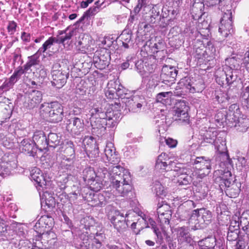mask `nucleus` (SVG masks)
I'll list each match as a JSON object with an SVG mask.
<instances>
[{"label": "nucleus", "mask_w": 249, "mask_h": 249, "mask_svg": "<svg viewBox=\"0 0 249 249\" xmlns=\"http://www.w3.org/2000/svg\"><path fill=\"white\" fill-rule=\"evenodd\" d=\"M38 234L41 236V239L46 248L51 249L54 247L56 242V236L54 232L49 230Z\"/></svg>", "instance_id": "nucleus-25"}, {"label": "nucleus", "mask_w": 249, "mask_h": 249, "mask_svg": "<svg viewBox=\"0 0 249 249\" xmlns=\"http://www.w3.org/2000/svg\"><path fill=\"white\" fill-rule=\"evenodd\" d=\"M53 41L50 37L42 45V47L39 48L37 51L41 54L45 53L47 50L50 49L53 45Z\"/></svg>", "instance_id": "nucleus-61"}, {"label": "nucleus", "mask_w": 249, "mask_h": 249, "mask_svg": "<svg viewBox=\"0 0 249 249\" xmlns=\"http://www.w3.org/2000/svg\"><path fill=\"white\" fill-rule=\"evenodd\" d=\"M179 85L183 89H186L191 93L201 92L205 89V84L202 79H198L195 82H192L189 77L181 79L179 82Z\"/></svg>", "instance_id": "nucleus-13"}, {"label": "nucleus", "mask_w": 249, "mask_h": 249, "mask_svg": "<svg viewBox=\"0 0 249 249\" xmlns=\"http://www.w3.org/2000/svg\"><path fill=\"white\" fill-rule=\"evenodd\" d=\"M194 49L195 50V56L197 59H201L204 57L205 53H207L204 44L201 41H199L197 45H194Z\"/></svg>", "instance_id": "nucleus-48"}, {"label": "nucleus", "mask_w": 249, "mask_h": 249, "mask_svg": "<svg viewBox=\"0 0 249 249\" xmlns=\"http://www.w3.org/2000/svg\"><path fill=\"white\" fill-rule=\"evenodd\" d=\"M131 36V34L129 33L126 30L123 31L121 35L119 36V38L122 42L123 46L124 48H129V44L130 42H132Z\"/></svg>", "instance_id": "nucleus-46"}, {"label": "nucleus", "mask_w": 249, "mask_h": 249, "mask_svg": "<svg viewBox=\"0 0 249 249\" xmlns=\"http://www.w3.org/2000/svg\"><path fill=\"white\" fill-rule=\"evenodd\" d=\"M125 173L126 174L124 175V178L117 176L116 177V178L113 179V181L110 182L113 188L116 190V195L123 197L126 196L132 189V186L130 184V174H128L126 171Z\"/></svg>", "instance_id": "nucleus-5"}, {"label": "nucleus", "mask_w": 249, "mask_h": 249, "mask_svg": "<svg viewBox=\"0 0 249 249\" xmlns=\"http://www.w3.org/2000/svg\"><path fill=\"white\" fill-rule=\"evenodd\" d=\"M249 243V234H244L240 235L238 238L236 244V249H244Z\"/></svg>", "instance_id": "nucleus-49"}, {"label": "nucleus", "mask_w": 249, "mask_h": 249, "mask_svg": "<svg viewBox=\"0 0 249 249\" xmlns=\"http://www.w3.org/2000/svg\"><path fill=\"white\" fill-rule=\"evenodd\" d=\"M83 178L85 181H87L90 183V185L94 186L97 183L95 180V178L97 177L96 173L93 168L88 167L85 168L83 171Z\"/></svg>", "instance_id": "nucleus-30"}, {"label": "nucleus", "mask_w": 249, "mask_h": 249, "mask_svg": "<svg viewBox=\"0 0 249 249\" xmlns=\"http://www.w3.org/2000/svg\"><path fill=\"white\" fill-rule=\"evenodd\" d=\"M234 32L232 21V12L231 9H224V14L220 20L219 32L224 37H227Z\"/></svg>", "instance_id": "nucleus-8"}, {"label": "nucleus", "mask_w": 249, "mask_h": 249, "mask_svg": "<svg viewBox=\"0 0 249 249\" xmlns=\"http://www.w3.org/2000/svg\"><path fill=\"white\" fill-rule=\"evenodd\" d=\"M139 98L133 97L131 98H126V101H123L125 104V106L128 107L129 111L133 112H138L140 111L142 107V104L138 102Z\"/></svg>", "instance_id": "nucleus-31"}, {"label": "nucleus", "mask_w": 249, "mask_h": 249, "mask_svg": "<svg viewBox=\"0 0 249 249\" xmlns=\"http://www.w3.org/2000/svg\"><path fill=\"white\" fill-rule=\"evenodd\" d=\"M127 89H126L119 80H110L107 84V89H105V93L106 97L109 100L115 99L114 104L112 103L110 106H114V108L119 110L121 103L119 98H122V102L126 101Z\"/></svg>", "instance_id": "nucleus-2"}, {"label": "nucleus", "mask_w": 249, "mask_h": 249, "mask_svg": "<svg viewBox=\"0 0 249 249\" xmlns=\"http://www.w3.org/2000/svg\"><path fill=\"white\" fill-rule=\"evenodd\" d=\"M151 44L152 43L149 42V44L148 45V42H147L145 45H143L142 47L141 53L144 57H150L149 59H152V57H154L153 55L154 53L151 49Z\"/></svg>", "instance_id": "nucleus-51"}, {"label": "nucleus", "mask_w": 249, "mask_h": 249, "mask_svg": "<svg viewBox=\"0 0 249 249\" xmlns=\"http://www.w3.org/2000/svg\"><path fill=\"white\" fill-rule=\"evenodd\" d=\"M217 132L216 131H212V129L206 130L205 132L201 131L200 134L201 145H206L205 143L215 145L220 144V141L225 140L221 138H217Z\"/></svg>", "instance_id": "nucleus-16"}, {"label": "nucleus", "mask_w": 249, "mask_h": 249, "mask_svg": "<svg viewBox=\"0 0 249 249\" xmlns=\"http://www.w3.org/2000/svg\"><path fill=\"white\" fill-rule=\"evenodd\" d=\"M96 187L90 186V189L88 187H84L82 191V199L89 203V205L92 207H100L98 194L94 193L93 191H97L102 188L100 184L97 183Z\"/></svg>", "instance_id": "nucleus-12"}, {"label": "nucleus", "mask_w": 249, "mask_h": 249, "mask_svg": "<svg viewBox=\"0 0 249 249\" xmlns=\"http://www.w3.org/2000/svg\"><path fill=\"white\" fill-rule=\"evenodd\" d=\"M47 147H55L61 143L60 137L56 133H50L48 135Z\"/></svg>", "instance_id": "nucleus-41"}, {"label": "nucleus", "mask_w": 249, "mask_h": 249, "mask_svg": "<svg viewBox=\"0 0 249 249\" xmlns=\"http://www.w3.org/2000/svg\"><path fill=\"white\" fill-rule=\"evenodd\" d=\"M104 153L106 158L109 163L110 168L111 177H110V182L113 181V178L119 176L123 178L126 173L130 174L128 170L125 169L120 165H118L120 161V158L118 155L116 153V149L113 144L111 142L107 143L104 149ZM107 162V161H105Z\"/></svg>", "instance_id": "nucleus-1"}, {"label": "nucleus", "mask_w": 249, "mask_h": 249, "mask_svg": "<svg viewBox=\"0 0 249 249\" xmlns=\"http://www.w3.org/2000/svg\"><path fill=\"white\" fill-rule=\"evenodd\" d=\"M172 213H166L163 215L158 214V221L160 225L166 228V226L170 227V221L171 219Z\"/></svg>", "instance_id": "nucleus-54"}, {"label": "nucleus", "mask_w": 249, "mask_h": 249, "mask_svg": "<svg viewBox=\"0 0 249 249\" xmlns=\"http://www.w3.org/2000/svg\"><path fill=\"white\" fill-rule=\"evenodd\" d=\"M103 232H92L89 235L79 233L78 243L76 247L79 249H101V241L104 239Z\"/></svg>", "instance_id": "nucleus-4"}, {"label": "nucleus", "mask_w": 249, "mask_h": 249, "mask_svg": "<svg viewBox=\"0 0 249 249\" xmlns=\"http://www.w3.org/2000/svg\"><path fill=\"white\" fill-rule=\"evenodd\" d=\"M63 145L65 147L64 150V153L65 154V156L66 157H69L67 158L66 160L70 161L74 157L75 149L74 144L71 141H67L63 143Z\"/></svg>", "instance_id": "nucleus-37"}, {"label": "nucleus", "mask_w": 249, "mask_h": 249, "mask_svg": "<svg viewBox=\"0 0 249 249\" xmlns=\"http://www.w3.org/2000/svg\"><path fill=\"white\" fill-rule=\"evenodd\" d=\"M249 125V120L242 117L240 119L238 120V121L236 123V126H233L232 127L236 128L237 130L239 132H244L247 130Z\"/></svg>", "instance_id": "nucleus-47"}, {"label": "nucleus", "mask_w": 249, "mask_h": 249, "mask_svg": "<svg viewBox=\"0 0 249 249\" xmlns=\"http://www.w3.org/2000/svg\"><path fill=\"white\" fill-rule=\"evenodd\" d=\"M212 219L211 212L205 209L195 210L189 219L190 224H195L192 229L196 230L199 227V223L202 224L204 222H209Z\"/></svg>", "instance_id": "nucleus-7"}, {"label": "nucleus", "mask_w": 249, "mask_h": 249, "mask_svg": "<svg viewBox=\"0 0 249 249\" xmlns=\"http://www.w3.org/2000/svg\"><path fill=\"white\" fill-rule=\"evenodd\" d=\"M71 177V175H64L61 176L58 180V185L61 190H64L66 187V183L68 182L70 178Z\"/></svg>", "instance_id": "nucleus-58"}, {"label": "nucleus", "mask_w": 249, "mask_h": 249, "mask_svg": "<svg viewBox=\"0 0 249 249\" xmlns=\"http://www.w3.org/2000/svg\"><path fill=\"white\" fill-rule=\"evenodd\" d=\"M42 100V94L40 91L33 90L28 97L27 107L29 109L36 107Z\"/></svg>", "instance_id": "nucleus-28"}, {"label": "nucleus", "mask_w": 249, "mask_h": 249, "mask_svg": "<svg viewBox=\"0 0 249 249\" xmlns=\"http://www.w3.org/2000/svg\"><path fill=\"white\" fill-rule=\"evenodd\" d=\"M215 149L217 155V160L224 163L230 162L231 160L227 152L225 140L220 141V144H216Z\"/></svg>", "instance_id": "nucleus-22"}, {"label": "nucleus", "mask_w": 249, "mask_h": 249, "mask_svg": "<svg viewBox=\"0 0 249 249\" xmlns=\"http://www.w3.org/2000/svg\"><path fill=\"white\" fill-rule=\"evenodd\" d=\"M30 178L32 181H34L38 187L42 188V189L46 188L47 181L39 168L34 167L31 170Z\"/></svg>", "instance_id": "nucleus-23"}, {"label": "nucleus", "mask_w": 249, "mask_h": 249, "mask_svg": "<svg viewBox=\"0 0 249 249\" xmlns=\"http://www.w3.org/2000/svg\"><path fill=\"white\" fill-rule=\"evenodd\" d=\"M215 238L213 237H208L198 242L199 249H215Z\"/></svg>", "instance_id": "nucleus-38"}, {"label": "nucleus", "mask_w": 249, "mask_h": 249, "mask_svg": "<svg viewBox=\"0 0 249 249\" xmlns=\"http://www.w3.org/2000/svg\"><path fill=\"white\" fill-rule=\"evenodd\" d=\"M19 148L22 152L29 154L30 155L33 157L36 155L37 147L35 146L33 140L29 139L22 140L20 142Z\"/></svg>", "instance_id": "nucleus-26"}, {"label": "nucleus", "mask_w": 249, "mask_h": 249, "mask_svg": "<svg viewBox=\"0 0 249 249\" xmlns=\"http://www.w3.org/2000/svg\"><path fill=\"white\" fill-rule=\"evenodd\" d=\"M155 168L157 170L162 171H173L178 172V169H176V163L172 161H167L162 162H156Z\"/></svg>", "instance_id": "nucleus-33"}, {"label": "nucleus", "mask_w": 249, "mask_h": 249, "mask_svg": "<svg viewBox=\"0 0 249 249\" xmlns=\"http://www.w3.org/2000/svg\"><path fill=\"white\" fill-rule=\"evenodd\" d=\"M178 170V171H179L180 174L177 177L175 176V178L174 179V182L180 186L188 185L190 180V177L186 174L182 173L180 168Z\"/></svg>", "instance_id": "nucleus-42"}, {"label": "nucleus", "mask_w": 249, "mask_h": 249, "mask_svg": "<svg viewBox=\"0 0 249 249\" xmlns=\"http://www.w3.org/2000/svg\"><path fill=\"white\" fill-rule=\"evenodd\" d=\"M223 190L226 195L231 198H235L239 195L240 189L235 184L232 183L230 187H224Z\"/></svg>", "instance_id": "nucleus-43"}, {"label": "nucleus", "mask_w": 249, "mask_h": 249, "mask_svg": "<svg viewBox=\"0 0 249 249\" xmlns=\"http://www.w3.org/2000/svg\"><path fill=\"white\" fill-rule=\"evenodd\" d=\"M145 67V76L146 73H151L155 71L157 68V60L155 57L152 59H148L144 62Z\"/></svg>", "instance_id": "nucleus-44"}, {"label": "nucleus", "mask_w": 249, "mask_h": 249, "mask_svg": "<svg viewBox=\"0 0 249 249\" xmlns=\"http://www.w3.org/2000/svg\"><path fill=\"white\" fill-rule=\"evenodd\" d=\"M189 107L184 100H178L174 108V116L175 121L179 124H188L189 116L188 113Z\"/></svg>", "instance_id": "nucleus-9"}, {"label": "nucleus", "mask_w": 249, "mask_h": 249, "mask_svg": "<svg viewBox=\"0 0 249 249\" xmlns=\"http://www.w3.org/2000/svg\"><path fill=\"white\" fill-rule=\"evenodd\" d=\"M240 226L246 234H249V218L241 216L240 217Z\"/></svg>", "instance_id": "nucleus-60"}, {"label": "nucleus", "mask_w": 249, "mask_h": 249, "mask_svg": "<svg viewBox=\"0 0 249 249\" xmlns=\"http://www.w3.org/2000/svg\"><path fill=\"white\" fill-rule=\"evenodd\" d=\"M233 69L231 67L226 66L223 68L224 75L225 76V81L226 84L230 85L236 82L238 80H240L239 77V71L238 70L239 66L234 65Z\"/></svg>", "instance_id": "nucleus-18"}, {"label": "nucleus", "mask_w": 249, "mask_h": 249, "mask_svg": "<svg viewBox=\"0 0 249 249\" xmlns=\"http://www.w3.org/2000/svg\"><path fill=\"white\" fill-rule=\"evenodd\" d=\"M73 31H71L69 33L66 34L65 36H58L56 37H51L53 41V44L54 43L57 44H64V43L68 40H70L73 36Z\"/></svg>", "instance_id": "nucleus-50"}, {"label": "nucleus", "mask_w": 249, "mask_h": 249, "mask_svg": "<svg viewBox=\"0 0 249 249\" xmlns=\"http://www.w3.org/2000/svg\"><path fill=\"white\" fill-rule=\"evenodd\" d=\"M99 6H93L90 7L86 12H84L83 16L76 22L77 24L83 22L85 19L88 20L89 18L95 15L99 11Z\"/></svg>", "instance_id": "nucleus-40"}, {"label": "nucleus", "mask_w": 249, "mask_h": 249, "mask_svg": "<svg viewBox=\"0 0 249 249\" xmlns=\"http://www.w3.org/2000/svg\"><path fill=\"white\" fill-rule=\"evenodd\" d=\"M153 191L157 196L162 197L166 195V191L160 182L156 181L152 188Z\"/></svg>", "instance_id": "nucleus-53"}, {"label": "nucleus", "mask_w": 249, "mask_h": 249, "mask_svg": "<svg viewBox=\"0 0 249 249\" xmlns=\"http://www.w3.org/2000/svg\"><path fill=\"white\" fill-rule=\"evenodd\" d=\"M178 73V71L175 67L164 66L161 69V77L163 80V82L167 84L166 82L173 83L175 80Z\"/></svg>", "instance_id": "nucleus-21"}, {"label": "nucleus", "mask_w": 249, "mask_h": 249, "mask_svg": "<svg viewBox=\"0 0 249 249\" xmlns=\"http://www.w3.org/2000/svg\"><path fill=\"white\" fill-rule=\"evenodd\" d=\"M16 167L15 161H2L0 163V176L5 177L10 175L11 170Z\"/></svg>", "instance_id": "nucleus-34"}, {"label": "nucleus", "mask_w": 249, "mask_h": 249, "mask_svg": "<svg viewBox=\"0 0 249 249\" xmlns=\"http://www.w3.org/2000/svg\"><path fill=\"white\" fill-rule=\"evenodd\" d=\"M95 221L94 218L87 216L82 218L80 221L78 228L75 231L76 234L79 236V233L84 232L86 235H89L92 232H96L94 226Z\"/></svg>", "instance_id": "nucleus-14"}, {"label": "nucleus", "mask_w": 249, "mask_h": 249, "mask_svg": "<svg viewBox=\"0 0 249 249\" xmlns=\"http://www.w3.org/2000/svg\"><path fill=\"white\" fill-rule=\"evenodd\" d=\"M231 176V172L227 171L224 172L222 176L216 178L215 181L219 182V186L221 190H223L224 187H230L232 181Z\"/></svg>", "instance_id": "nucleus-29"}, {"label": "nucleus", "mask_w": 249, "mask_h": 249, "mask_svg": "<svg viewBox=\"0 0 249 249\" xmlns=\"http://www.w3.org/2000/svg\"><path fill=\"white\" fill-rule=\"evenodd\" d=\"M83 189L84 188L81 190L77 189L73 192L71 193L68 195L69 201L71 204L73 203L77 205L79 203V201L82 200L80 199V197H81L82 198V193Z\"/></svg>", "instance_id": "nucleus-45"}, {"label": "nucleus", "mask_w": 249, "mask_h": 249, "mask_svg": "<svg viewBox=\"0 0 249 249\" xmlns=\"http://www.w3.org/2000/svg\"><path fill=\"white\" fill-rule=\"evenodd\" d=\"M241 113L239 106L236 104H233L229 107V110L227 112V118L228 120V125L231 127L236 126V123L240 119Z\"/></svg>", "instance_id": "nucleus-15"}, {"label": "nucleus", "mask_w": 249, "mask_h": 249, "mask_svg": "<svg viewBox=\"0 0 249 249\" xmlns=\"http://www.w3.org/2000/svg\"><path fill=\"white\" fill-rule=\"evenodd\" d=\"M41 204L42 207L46 206L48 208L52 209L55 206V200L51 193L45 191L41 198Z\"/></svg>", "instance_id": "nucleus-32"}, {"label": "nucleus", "mask_w": 249, "mask_h": 249, "mask_svg": "<svg viewBox=\"0 0 249 249\" xmlns=\"http://www.w3.org/2000/svg\"><path fill=\"white\" fill-rule=\"evenodd\" d=\"M115 124L116 122L110 117L108 119L96 118L94 121L91 120V132L93 135L99 136L105 132L107 126L111 127Z\"/></svg>", "instance_id": "nucleus-10"}, {"label": "nucleus", "mask_w": 249, "mask_h": 249, "mask_svg": "<svg viewBox=\"0 0 249 249\" xmlns=\"http://www.w3.org/2000/svg\"><path fill=\"white\" fill-rule=\"evenodd\" d=\"M136 70L141 75H145V67L144 63L142 61H138L135 63Z\"/></svg>", "instance_id": "nucleus-62"}, {"label": "nucleus", "mask_w": 249, "mask_h": 249, "mask_svg": "<svg viewBox=\"0 0 249 249\" xmlns=\"http://www.w3.org/2000/svg\"><path fill=\"white\" fill-rule=\"evenodd\" d=\"M44 132L42 131H38L34 133L33 141L36 147L39 149H46L47 147V140Z\"/></svg>", "instance_id": "nucleus-27"}, {"label": "nucleus", "mask_w": 249, "mask_h": 249, "mask_svg": "<svg viewBox=\"0 0 249 249\" xmlns=\"http://www.w3.org/2000/svg\"><path fill=\"white\" fill-rule=\"evenodd\" d=\"M194 164L197 165L196 167L200 170L206 169L209 170L211 168V160L209 159H206L204 157H197L194 161ZM209 173L208 171L207 174Z\"/></svg>", "instance_id": "nucleus-36"}, {"label": "nucleus", "mask_w": 249, "mask_h": 249, "mask_svg": "<svg viewBox=\"0 0 249 249\" xmlns=\"http://www.w3.org/2000/svg\"><path fill=\"white\" fill-rule=\"evenodd\" d=\"M34 240V239H33V243L31 249H48V248L45 247V244L43 243L42 239L40 241L38 239L36 238L35 242Z\"/></svg>", "instance_id": "nucleus-64"}, {"label": "nucleus", "mask_w": 249, "mask_h": 249, "mask_svg": "<svg viewBox=\"0 0 249 249\" xmlns=\"http://www.w3.org/2000/svg\"><path fill=\"white\" fill-rule=\"evenodd\" d=\"M40 115L54 123L61 122L64 117L63 106L58 102H45L40 105Z\"/></svg>", "instance_id": "nucleus-3"}, {"label": "nucleus", "mask_w": 249, "mask_h": 249, "mask_svg": "<svg viewBox=\"0 0 249 249\" xmlns=\"http://www.w3.org/2000/svg\"><path fill=\"white\" fill-rule=\"evenodd\" d=\"M60 68H61L60 64L55 63L53 66L51 72L52 85L57 89L62 88L66 83L69 77V72L67 71L62 69H60Z\"/></svg>", "instance_id": "nucleus-6"}, {"label": "nucleus", "mask_w": 249, "mask_h": 249, "mask_svg": "<svg viewBox=\"0 0 249 249\" xmlns=\"http://www.w3.org/2000/svg\"><path fill=\"white\" fill-rule=\"evenodd\" d=\"M242 97L244 100L242 101L243 105L249 109V86L243 89Z\"/></svg>", "instance_id": "nucleus-57"}, {"label": "nucleus", "mask_w": 249, "mask_h": 249, "mask_svg": "<svg viewBox=\"0 0 249 249\" xmlns=\"http://www.w3.org/2000/svg\"><path fill=\"white\" fill-rule=\"evenodd\" d=\"M110 55L107 51H101L99 55L93 57L94 64L99 70L105 69L110 63Z\"/></svg>", "instance_id": "nucleus-20"}, {"label": "nucleus", "mask_w": 249, "mask_h": 249, "mask_svg": "<svg viewBox=\"0 0 249 249\" xmlns=\"http://www.w3.org/2000/svg\"><path fill=\"white\" fill-rule=\"evenodd\" d=\"M53 219L47 215L41 216L34 227V231L37 233H41L43 231H49L52 226Z\"/></svg>", "instance_id": "nucleus-19"}, {"label": "nucleus", "mask_w": 249, "mask_h": 249, "mask_svg": "<svg viewBox=\"0 0 249 249\" xmlns=\"http://www.w3.org/2000/svg\"><path fill=\"white\" fill-rule=\"evenodd\" d=\"M41 53L37 51L34 54L28 57L27 62L23 66L25 70L29 71L33 66L38 65L40 60L39 59Z\"/></svg>", "instance_id": "nucleus-39"}, {"label": "nucleus", "mask_w": 249, "mask_h": 249, "mask_svg": "<svg viewBox=\"0 0 249 249\" xmlns=\"http://www.w3.org/2000/svg\"><path fill=\"white\" fill-rule=\"evenodd\" d=\"M204 5L201 2H195L192 8V12L193 13L195 14L196 17H200L202 14V8Z\"/></svg>", "instance_id": "nucleus-56"}, {"label": "nucleus", "mask_w": 249, "mask_h": 249, "mask_svg": "<svg viewBox=\"0 0 249 249\" xmlns=\"http://www.w3.org/2000/svg\"><path fill=\"white\" fill-rule=\"evenodd\" d=\"M172 94V92H162L158 93L156 97V100L158 102H160L163 104H166L169 100V97Z\"/></svg>", "instance_id": "nucleus-55"}, {"label": "nucleus", "mask_w": 249, "mask_h": 249, "mask_svg": "<svg viewBox=\"0 0 249 249\" xmlns=\"http://www.w3.org/2000/svg\"><path fill=\"white\" fill-rule=\"evenodd\" d=\"M69 122L67 128L71 133L78 135L84 130V123L82 118L76 116L72 117Z\"/></svg>", "instance_id": "nucleus-17"}, {"label": "nucleus", "mask_w": 249, "mask_h": 249, "mask_svg": "<svg viewBox=\"0 0 249 249\" xmlns=\"http://www.w3.org/2000/svg\"><path fill=\"white\" fill-rule=\"evenodd\" d=\"M177 237L179 244L185 243L191 244L193 239L189 231V229L186 227H178L176 229Z\"/></svg>", "instance_id": "nucleus-24"}, {"label": "nucleus", "mask_w": 249, "mask_h": 249, "mask_svg": "<svg viewBox=\"0 0 249 249\" xmlns=\"http://www.w3.org/2000/svg\"><path fill=\"white\" fill-rule=\"evenodd\" d=\"M127 216V214L124 216L123 213L116 210L111 211L108 215V218L114 228L119 232H124L127 228L128 224L125 220Z\"/></svg>", "instance_id": "nucleus-11"}, {"label": "nucleus", "mask_w": 249, "mask_h": 249, "mask_svg": "<svg viewBox=\"0 0 249 249\" xmlns=\"http://www.w3.org/2000/svg\"><path fill=\"white\" fill-rule=\"evenodd\" d=\"M157 214L163 215L166 213H172L171 207L166 203H158L157 209Z\"/></svg>", "instance_id": "nucleus-52"}, {"label": "nucleus", "mask_w": 249, "mask_h": 249, "mask_svg": "<svg viewBox=\"0 0 249 249\" xmlns=\"http://www.w3.org/2000/svg\"><path fill=\"white\" fill-rule=\"evenodd\" d=\"M107 166H108V169L105 167H99L96 172L97 177L102 179V180L104 181L105 182L110 181V177H111V175L110 172V168L111 167H109V164L107 165Z\"/></svg>", "instance_id": "nucleus-35"}, {"label": "nucleus", "mask_w": 249, "mask_h": 249, "mask_svg": "<svg viewBox=\"0 0 249 249\" xmlns=\"http://www.w3.org/2000/svg\"><path fill=\"white\" fill-rule=\"evenodd\" d=\"M216 120L221 123H226L228 124V120L227 118V112H224L222 111H218L215 115Z\"/></svg>", "instance_id": "nucleus-63"}, {"label": "nucleus", "mask_w": 249, "mask_h": 249, "mask_svg": "<svg viewBox=\"0 0 249 249\" xmlns=\"http://www.w3.org/2000/svg\"><path fill=\"white\" fill-rule=\"evenodd\" d=\"M107 192L98 193L100 207L105 206L109 201V197Z\"/></svg>", "instance_id": "nucleus-59"}]
</instances>
